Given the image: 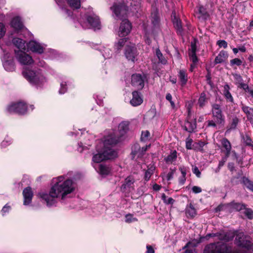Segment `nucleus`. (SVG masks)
Masks as SVG:
<instances>
[{
  "label": "nucleus",
  "instance_id": "24",
  "mask_svg": "<svg viewBox=\"0 0 253 253\" xmlns=\"http://www.w3.org/2000/svg\"><path fill=\"white\" fill-rule=\"evenodd\" d=\"M11 27L17 30L22 29L23 27V23L20 17L17 16L14 17L11 22Z\"/></svg>",
  "mask_w": 253,
  "mask_h": 253
},
{
  "label": "nucleus",
  "instance_id": "42",
  "mask_svg": "<svg viewBox=\"0 0 253 253\" xmlns=\"http://www.w3.org/2000/svg\"><path fill=\"white\" fill-rule=\"evenodd\" d=\"M231 205L232 206V208L237 211H240L242 209H244L246 207L245 204H241L239 203H236L234 202H231Z\"/></svg>",
  "mask_w": 253,
  "mask_h": 253
},
{
  "label": "nucleus",
  "instance_id": "31",
  "mask_svg": "<svg viewBox=\"0 0 253 253\" xmlns=\"http://www.w3.org/2000/svg\"><path fill=\"white\" fill-rule=\"evenodd\" d=\"M127 42V38L120 39L114 45V48L116 51L119 52L124 46H126V44H128Z\"/></svg>",
  "mask_w": 253,
  "mask_h": 253
},
{
  "label": "nucleus",
  "instance_id": "36",
  "mask_svg": "<svg viewBox=\"0 0 253 253\" xmlns=\"http://www.w3.org/2000/svg\"><path fill=\"white\" fill-rule=\"evenodd\" d=\"M67 2L73 9H78L81 7V0H67Z\"/></svg>",
  "mask_w": 253,
  "mask_h": 253
},
{
  "label": "nucleus",
  "instance_id": "16",
  "mask_svg": "<svg viewBox=\"0 0 253 253\" xmlns=\"http://www.w3.org/2000/svg\"><path fill=\"white\" fill-rule=\"evenodd\" d=\"M132 98L130 101V103L133 106L140 105L143 102V99L141 96L140 93L137 91H134L132 93Z\"/></svg>",
  "mask_w": 253,
  "mask_h": 253
},
{
  "label": "nucleus",
  "instance_id": "37",
  "mask_svg": "<svg viewBox=\"0 0 253 253\" xmlns=\"http://www.w3.org/2000/svg\"><path fill=\"white\" fill-rule=\"evenodd\" d=\"M99 171L101 175H108L110 172L109 168L103 164H100L99 167Z\"/></svg>",
  "mask_w": 253,
  "mask_h": 253
},
{
  "label": "nucleus",
  "instance_id": "2",
  "mask_svg": "<svg viewBox=\"0 0 253 253\" xmlns=\"http://www.w3.org/2000/svg\"><path fill=\"white\" fill-rule=\"evenodd\" d=\"M23 75L31 84L37 86H41L45 81L40 69H26L23 71Z\"/></svg>",
  "mask_w": 253,
  "mask_h": 253
},
{
  "label": "nucleus",
  "instance_id": "34",
  "mask_svg": "<svg viewBox=\"0 0 253 253\" xmlns=\"http://www.w3.org/2000/svg\"><path fill=\"white\" fill-rule=\"evenodd\" d=\"M104 160H106V159L102 151L94 155L92 157V161L94 163H99Z\"/></svg>",
  "mask_w": 253,
  "mask_h": 253
},
{
  "label": "nucleus",
  "instance_id": "49",
  "mask_svg": "<svg viewBox=\"0 0 253 253\" xmlns=\"http://www.w3.org/2000/svg\"><path fill=\"white\" fill-rule=\"evenodd\" d=\"M61 87L59 90V93L61 94H64L67 91V84L66 82H62L60 84Z\"/></svg>",
  "mask_w": 253,
  "mask_h": 253
},
{
  "label": "nucleus",
  "instance_id": "9",
  "mask_svg": "<svg viewBox=\"0 0 253 253\" xmlns=\"http://www.w3.org/2000/svg\"><path fill=\"white\" fill-rule=\"evenodd\" d=\"M149 147L150 146L146 145L141 148L139 144H134L131 148V153L130 154L131 159L133 160L135 156H137V158L142 157L147 151L148 147Z\"/></svg>",
  "mask_w": 253,
  "mask_h": 253
},
{
  "label": "nucleus",
  "instance_id": "56",
  "mask_svg": "<svg viewBox=\"0 0 253 253\" xmlns=\"http://www.w3.org/2000/svg\"><path fill=\"white\" fill-rule=\"evenodd\" d=\"M175 172V168L174 169H170V171L168 173L167 179L168 180H170L173 178V175Z\"/></svg>",
  "mask_w": 253,
  "mask_h": 253
},
{
  "label": "nucleus",
  "instance_id": "14",
  "mask_svg": "<svg viewBox=\"0 0 253 253\" xmlns=\"http://www.w3.org/2000/svg\"><path fill=\"white\" fill-rule=\"evenodd\" d=\"M23 195L24 197V205H28L31 203L33 197V193L30 187H27L23 191Z\"/></svg>",
  "mask_w": 253,
  "mask_h": 253
},
{
  "label": "nucleus",
  "instance_id": "44",
  "mask_svg": "<svg viewBox=\"0 0 253 253\" xmlns=\"http://www.w3.org/2000/svg\"><path fill=\"white\" fill-rule=\"evenodd\" d=\"M239 122V119L237 117H235L233 118L230 124V127L227 131L229 130L235 129Z\"/></svg>",
  "mask_w": 253,
  "mask_h": 253
},
{
  "label": "nucleus",
  "instance_id": "47",
  "mask_svg": "<svg viewBox=\"0 0 253 253\" xmlns=\"http://www.w3.org/2000/svg\"><path fill=\"white\" fill-rule=\"evenodd\" d=\"M244 214L250 219L253 218V211L249 208H245Z\"/></svg>",
  "mask_w": 253,
  "mask_h": 253
},
{
  "label": "nucleus",
  "instance_id": "25",
  "mask_svg": "<svg viewBox=\"0 0 253 253\" xmlns=\"http://www.w3.org/2000/svg\"><path fill=\"white\" fill-rule=\"evenodd\" d=\"M134 182V179L131 176H128L125 179L124 183L121 186L122 190L125 191L127 188H131Z\"/></svg>",
  "mask_w": 253,
  "mask_h": 253
},
{
  "label": "nucleus",
  "instance_id": "57",
  "mask_svg": "<svg viewBox=\"0 0 253 253\" xmlns=\"http://www.w3.org/2000/svg\"><path fill=\"white\" fill-rule=\"evenodd\" d=\"M238 87L242 88L246 92H249V90L250 89L249 88V85L247 84L243 83H240V84Z\"/></svg>",
  "mask_w": 253,
  "mask_h": 253
},
{
  "label": "nucleus",
  "instance_id": "55",
  "mask_svg": "<svg viewBox=\"0 0 253 253\" xmlns=\"http://www.w3.org/2000/svg\"><path fill=\"white\" fill-rule=\"evenodd\" d=\"M190 56V60H191L193 62V63L196 64L197 63L198 61V59L197 56H196V53H193V54H189Z\"/></svg>",
  "mask_w": 253,
  "mask_h": 253
},
{
  "label": "nucleus",
  "instance_id": "53",
  "mask_svg": "<svg viewBox=\"0 0 253 253\" xmlns=\"http://www.w3.org/2000/svg\"><path fill=\"white\" fill-rule=\"evenodd\" d=\"M5 32L6 29L4 25L2 23H0V39L4 36Z\"/></svg>",
  "mask_w": 253,
  "mask_h": 253
},
{
  "label": "nucleus",
  "instance_id": "5",
  "mask_svg": "<svg viewBox=\"0 0 253 253\" xmlns=\"http://www.w3.org/2000/svg\"><path fill=\"white\" fill-rule=\"evenodd\" d=\"M6 110L9 113L24 115L27 112V106L24 102H19L12 103L7 107Z\"/></svg>",
  "mask_w": 253,
  "mask_h": 253
},
{
  "label": "nucleus",
  "instance_id": "46",
  "mask_svg": "<svg viewBox=\"0 0 253 253\" xmlns=\"http://www.w3.org/2000/svg\"><path fill=\"white\" fill-rule=\"evenodd\" d=\"M162 199L166 204H172L174 202V200L172 198L170 197L168 198L167 196L164 193L162 195Z\"/></svg>",
  "mask_w": 253,
  "mask_h": 253
},
{
  "label": "nucleus",
  "instance_id": "58",
  "mask_svg": "<svg viewBox=\"0 0 253 253\" xmlns=\"http://www.w3.org/2000/svg\"><path fill=\"white\" fill-rule=\"evenodd\" d=\"M167 100L169 101L171 107L173 108L175 107V104L173 101H172V96L170 93H167L166 96Z\"/></svg>",
  "mask_w": 253,
  "mask_h": 253
},
{
  "label": "nucleus",
  "instance_id": "26",
  "mask_svg": "<svg viewBox=\"0 0 253 253\" xmlns=\"http://www.w3.org/2000/svg\"><path fill=\"white\" fill-rule=\"evenodd\" d=\"M3 66L4 69L7 71L12 72L15 70V65L12 59H7L4 61Z\"/></svg>",
  "mask_w": 253,
  "mask_h": 253
},
{
  "label": "nucleus",
  "instance_id": "38",
  "mask_svg": "<svg viewBox=\"0 0 253 253\" xmlns=\"http://www.w3.org/2000/svg\"><path fill=\"white\" fill-rule=\"evenodd\" d=\"M156 55L158 58L159 59V62L161 63L164 65L166 64L167 63V60L163 56V54L162 53L161 51L159 48L156 49Z\"/></svg>",
  "mask_w": 253,
  "mask_h": 253
},
{
  "label": "nucleus",
  "instance_id": "23",
  "mask_svg": "<svg viewBox=\"0 0 253 253\" xmlns=\"http://www.w3.org/2000/svg\"><path fill=\"white\" fill-rule=\"evenodd\" d=\"M235 236V233L234 232L231 231H228L227 232L222 231V236L221 237H220V240L228 242L232 240Z\"/></svg>",
  "mask_w": 253,
  "mask_h": 253
},
{
  "label": "nucleus",
  "instance_id": "6",
  "mask_svg": "<svg viewBox=\"0 0 253 253\" xmlns=\"http://www.w3.org/2000/svg\"><path fill=\"white\" fill-rule=\"evenodd\" d=\"M111 9L116 16L120 18L125 17L128 10V6L125 2L120 3L118 4L114 5Z\"/></svg>",
  "mask_w": 253,
  "mask_h": 253
},
{
  "label": "nucleus",
  "instance_id": "18",
  "mask_svg": "<svg viewBox=\"0 0 253 253\" xmlns=\"http://www.w3.org/2000/svg\"><path fill=\"white\" fill-rule=\"evenodd\" d=\"M12 42L19 49L17 51H25L26 50L27 46L24 40L18 38H15L12 40Z\"/></svg>",
  "mask_w": 253,
  "mask_h": 253
},
{
  "label": "nucleus",
  "instance_id": "15",
  "mask_svg": "<svg viewBox=\"0 0 253 253\" xmlns=\"http://www.w3.org/2000/svg\"><path fill=\"white\" fill-rule=\"evenodd\" d=\"M86 19L92 28L100 29V21L98 16L94 14H90L87 15Z\"/></svg>",
  "mask_w": 253,
  "mask_h": 253
},
{
  "label": "nucleus",
  "instance_id": "54",
  "mask_svg": "<svg viewBox=\"0 0 253 253\" xmlns=\"http://www.w3.org/2000/svg\"><path fill=\"white\" fill-rule=\"evenodd\" d=\"M149 135L150 132L148 130L142 131L141 133V139L143 141H146L148 139Z\"/></svg>",
  "mask_w": 253,
  "mask_h": 253
},
{
  "label": "nucleus",
  "instance_id": "48",
  "mask_svg": "<svg viewBox=\"0 0 253 253\" xmlns=\"http://www.w3.org/2000/svg\"><path fill=\"white\" fill-rule=\"evenodd\" d=\"M221 236L222 231L215 233H209L206 235V238L207 239H209L210 237H217L219 240H220V237H221Z\"/></svg>",
  "mask_w": 253,
  "mask_h": 253
},
{
  "label": "nucleus",
  "instance_id": "51",
  "mask_svg": "<svg viewBox=\"0 0 253 253\" xmlns=\"http://www.w3.org/2000/svg\"><path fill=\"white\" fill-rule=\"evenodd\" d=\"M153 174V170L148 169L145 171V175H144V179L145 181H147L150 179L152 174Z\"/></svg>",
  "mask_w": 253,
  "mask_h": 253
},
{
  "label": "nucleus",
  "instance_id": "52",
  "mask_svg": "<svg viewBox=\"0 0 253 253\" xmlns=\"http://www.w3.org/2000/svg\"><path fill=\"white\" fill-rule=\"evenodd\" d=\"M223 94L225 97V98L228 100L229 101L232 102V103H233L234 102V99H233V98L231 95V94L230 93V91H228V92H223Z\"/></svg>",
  "mask_w": 253,
  "mask_h": 253
},
{
  "label": "nucleus",
  "instance_id": "45",
  "mask_svg": "<svg viewBox=\"0 0 253 253\" xmlns=\"http://www.w3.org/2000/svg\"><path fill=\"white\" fill-rule=\"evenodd\" d=\"M223 147L226 150H231V146L230 141L227 138H223L221 142Z\"/></svg>",
  "mask_w": 253,
  "mask_h": 253
},
{
  "label": "nucleus",
  "instance_id": "50",
  "mask_svg": "<svg viewBox=\"0 0 253 253\" xmlns=\"http://www.w3.org/2000/svg\"><path fill=\"white\" fill-rule=\"evenodd\" d=\"M217 45L221 48H226L227 47V42L225 40H218L216 42Z\"/></svg>",
  "mask_w": 253,
  "mask_h": 253
},
{
  "label": "nucleus",
  "instance_id": "17",
  "mask_svg": "<svg viewBox=\"0 0 253 253\" xmlns=\"http://www.w3.org/2000/svg\"><path fill=\"white\" fill-rule=\"evenodd\" d=\"M112 147H105L102 151L106 160L111 159L117 157V153L116 151L111 148Z\"/></svg>",
  "mask_w": 253,
  "mask_h": 253
},
{
  "label": "nucleus",
  "instance_id": "64",
  "mask_svg": "<svg viewBox=\"0 0 253 253\" xmlns=\"http://www.w3.org/2000/svg\"><path fill=\"white\" fill-rule=\"evenodd\" d=\"M192 190L193 192L195 194H198L202 192L201 188L197 186H194L192 187Z\"/></svg>",
  "mask_w": 253,
  "mask_h": 253
},
{
  "label": "nucleus",
  "instance_id": "60",
  "mask_svg": "<svg viewBox=\"0 0 253 253\" xmlns=\"http://www.w3.org/2000/svg\"><path fill=\"white\" fill-rule=\"evenodd\" d=\"M61 10L63 13L67 14L68 16H71L72 15V11L67 9L66 7H62Z\"/></svg>",
  "mask_w": 253,
  "mask_h": 253
},
{
  "label": "nucleus",
  "instance_id": "35",
  "mask_svg": "<svg viewBox=\"0 0 253 253\" xmlns=\"http://www.w3.org/2000/svg\"><path fill=\"white\" fill-rule=\"evenodd\" d=\"M242 183L245 185L248 189L253 192V181L250 180L248 178L244 176L242 178Z\"/></svg>",
  "mask_w": 253,
  "mask_h": 253
},
{
  "label": "nucleus",
  "instance_id": "1",
  "mask_svg": "<svg viewBox=\"0 0 253 253\" xmlns=\"http://www.w3.org/2000/svg\"><path fill=\"white\" fill-rule=\"evenodd\" d=\"M64 178L63 176L57 178L58 181L52 186L49 193H39L40 197L46 202L47 206L54 205L57 198L61 197V200H64L67 194L74 190L73 181L68 179L62 182Z\"/></svg>",
  "mask_w": 253,
  "mask_h": 253
},
{
  "label": "nucleus",
  "instance_id": "10",
  "mask_svg": "<svg viewBox=\"0 0 253 253\" xmlns=\"http://www.w3.org/2000/svg\"><path fill=\"white\" fill-rule=\"evenodd\" d=\"M15 53L18 61L22 64H31L34 61L31 56L26 54L25 51L15 50Z\"/></svg>",
  "mask_w": 253,
  "mask_h": 253
},
{
  "label": "nucleus",
  "instance_id": "8",
  "mask_svg": "<svg viewBox=\"0 0 253 253\" xmlns=\"http://www.w3.org/2000/svg\"><path fill=\"white\" fill-rule=\"evenodd\" d=\"M145 76L140 74H134L131 76V84L138 89H142L144 86Z\"/></svg>",
  "mask_w": 253,
  "mask_h": 253
},
{
  "label": "nucleus",
  "instance_id": "19",
  "mask_svg": "<svg viewBox=\"0 0 253 253\" xmlns=\"http://www.w3.org/2000/svg\"><path fill=\"white\" fill-rule=\"evenodd\" d=\"M241 108L243 112L246 115L247 119L251 123H253V108L246 106L241 103Z\"/></svg>",
  "mask_w": 253,
  "mask_h": 253
},
{
  "label": "nucleus",
  "instance_id": "21",
  "mask_svg": "<svg viewBox=\"0 0 253 253\" xmlns=\"http://www.w3.org/2000/svg\"><path fill=\"white\" fill-rule=\"evenodd\" d=\"M185 214L187 217L190 218H193L197 214L196 210L191 203L186 206Z\"/></svg>",
  "mask_w": 253,
  "mask_h": 253
},
{
  "label": "nucleus",
  "instance_id": "12",
  "mask_svg": "<svg viewBox=\"0 0 253 253\" xmlns=\"http://www.w3.org/2000/svg\"><path fill=\"white\" fill-rule=\"evenodd\" d=\"M196 127L197 125L196 119H194L193 122L190 121V110L189 109L188 111V116L187 117V121L185 123L184 129L190 133H192L196 128Z\"/></svg>",
  "mask_w": 253,
  "mask_h": 253
},
{
  "label": "nucleus",
  "instance_id": "63",
  "mask_svg": "<svg viewBox=\"0 0 253 253\" xmlns=\"http://www.w3.org/2000/svg\"><path fill=\"white\" fill-rule=\"evenodd\" d=\"M192 142H193V140L192 139L187 138V140L186 142V148L187 149H193V147H192Z\"/></svg>",
  "mask_w": 253,
  "mask_h": 253
},
{
  "label": "nucleus",
  "instance_id": "28",
  "mask_svg": "<svg viewBox=\"0 0 253 253\" xmlns=\"http://www.w3.org/2000/svg\"><path fill=\"white\" fill-rule=\"evenodd\" d=\"M173 23L174 27L176 29L177 34L182 35L183 34V30L182 27L181 21L174 16Z\"/></svg>",
  "mask_w": 253,
  "mask_h": 253
},
{
  "label": "nucleus",
  "instance_id": "4",
  "mask_svg": "<svg viewBox=\"0 0 253 253\" xmlns=\"http://www.w3.org/2000/svg\"><path fill=\"white\" fill-rule=\"evenodd\" d=\"M212 117L214 118L217 125L223 126L225 124V118L221 109V106L218 104H213L211 105Z\"/></svg>",
  "mask_w": 253,
  "mask_h": 253
},
{
  "label": "nucleus",
  "instance_id": "3",
  "mask_svg": "<svg viewBox=\"0 0 253 253\" xmlns=\"http://www.w3.org/2000/svg\"><path fill=\"white\" fill-rule=\"evenodd\" d=\"M124 54L128 61L134 63L137 60L139 53L135 44L130 42L126 44L124 49Z\"/></svg>",
  "mask_w": 253,
  "mask_h": 253
},
{
  "label": "nucleus",
  "instance_id": "61",
  "mask_svg": "<svg viewBox=\"0 0 253 253\" xmlns=\"http://www.w3.org/2000/svg\"><path fill=\"white\" fill-rule=\"evenodd\" d=\"M192 171L198 177H200L201 173L197 167L195 166L193 168Z\"/></svg>",
  "mask_w": 253,
  "mask_h": 253
},
{
  "label": "nucleus",
  "instance_id": "39",
  "mask_svg": "<svg viewBox=\"0 0 253 253\" xmlns=\"http://www.w3.org/2000/svg\"><path fill=\"white\" fill-rule=\"evenodd\" d=\"M205 144V142L202 141H199L198 142H195L193 144V149L196 150L202 151L203 150V148Z\"/></svg>",
  "mask_w": 253,
  "mask_h": 253
},
{
  "label": "nucleus",
  "instance_id": "11",
  "mask_svg": "<svg viewBox=\"0 0 253 253\" xmlns=\"http://www.w3.org/2000/svg\"><path fill=\"white\" fill-rule=\"evenodd\" d=\"M132 28L131 23L127 19L122 20L120 26L119 36L125 37L127 36Z\"/></svg>",
  "mask_w": 253,
  "mask_h": 253
},
{
  "label": "nucleus",
  "instance_id": "59",
  "mask_svg": "<svg viewBox=\"0 0 253 253\" xmlns=\"http://www.w3.org/2000/svg\"><path fill=\"white\" fill-rule=\"evenodd\" d=\"M197 50L196 44L194 42H191V49L189 54L196 53Z\"/></svg>",
  "mask_w": 253,
  "mask_h": 253
},
{
  "label": "nucleus",
  "instance_id": "29",
  "mask_svg": "<svg viewBox=\"0 0 253 253\" xmlns=\"http://www.w3.org/2000/svg\"><path fill=\"white\" fill-rule=\"evenodd\" d=\"M178 77L182 86L185 85L188 81L187 74L184 70H180L178 72Z\"/></svg>",
  "mask_w": 253,
  "mask_h": 253
},
{
  "label": "nucleus",
  "instance_id": "30",
  "mask_svg": "<svg viewBox=\"0 0 253 253\" xmlns=\"http://www.w3.org/2000/svg\"><path fill=\"white\" fill-rule=\"evenodd\" d=\"M177 158V152L175 150L171 151L170 153L164 158V160L167 164H172L175 161Z\"/></svg>",
  "mask_w": 253,
  "mask_h": 253
},
{
  "label": "nucleus",
  "instance_id": "13",
  "mask_svg": "<svg viewBox=\"0 0 253 253\" xmlns=\"http://www.w3.org/2000/svg\"><path fill=\"white\" fill-rule=\"evenodd\" d=\"M28 48L34 52H37L41 54L43 52V48L41 45L35 41H31L28 43H27Z\"/></svg>",
  "mask_w": 253,
  "mask_h": 253
},
{
  "label": "nucleus",
  "instance_id": "33",
  "mask_svg": "<svg viewBox=\"0 0 253 253\" xmlns=\"http://www.w3.org/2000/svg\"><path fill=\"white\" fill-rule=\"evenodd\" d=\"M243 235L241 234H238L235 238V243L237 246L242 247H246V244L245 241L243 238Z\"/></svg>",
  "mask_w": 253,
  "mask_h": 253
},
{
  "label": "nucleus",
  "instance_id": "43",
  "mask_svg": "<svg viewBox=\"0 0 253 253\" xmlns=\"http://www.w3.org/2000/svg\"><path fill=\"white\" fill-rule=\"evenodd\" d=\"M242 61L238 58H235L233 59H232L230 61V64L231 66L233 67L234 69H236V68L234 67L235 65L240 66L242 65Z\"/></svg>",
  "mask_w": 253,
  "mask_h": 253
},
{
  "label": "nucleus",
  "instance_id": "41",
  "mask_svg": "<svg viewBox=\"0 0 253 253\" xmlns=\"http://www.w3.org/2000/svg\"><path fill=\"white\" fill-rule=\"evenodd\" d=\"M242 139L246 145L253 147V142L249 135H242Z\"/></svg>",
  "mask_w": 253,
  "mask_h": 253
},
{
  "label": "nucleus",
  "instance_id": "40",
  "mask_svg": "<svg viewBox=\"0 0 253 253\" xmlns=\"http://www.w3.org/2000/svg\"><path fill=\"white\" fill-rule=\"evenodd\" d=\"M199 13L204 20H206L209 15L207 12L206 9L203 6H200L199 8Z\"/></svg>",
  "mask_w": 253,
  "mask_h": 253
},
{
  "label": "nucleus",
  "instance_id": "20",
  "mask_svg": "<svg viewBox=\"0 0 253 253\" xmlns=\"http://www.w3.org/2000/svg\"><path fill=\"white\" fill-rule=\"evenodd\" d=\"M128 122L124 121L121 123L119 125L118 131H116V132H118L119 136L121 137L122 139L128 130Z\"/></svg>",
  "mask_w": 253,
  "mask_h": 253
},
{
  "label": "nucleus",
  "instance_id": "7",
  "mask_svg": "<svg viewBox=\"0 0 253 253\" xmlns=\"http://www.w3.org/2000/svg\"><path fill=\"white\" fill-rule=\"evenodd\" d=\"M122 139L119 136L118 132L110 133L106 136L104 141V146L113 147L121 141Z\"/></svg>",
  "mask_w": 253,
  "mask_h": 253
},
{
  "label": "nucleus",
  "instance_id": "32",
  "mask_svg": "<svg viewBox=\"0 0 253 253\" xmlns=\"http://www.w3.org/2000/svg\"><path fill=\"white\" fill-rule=\"evenodd\" d=\"M208 98L206 97L205 92H203L201 93L198 99V104L200 107H204L208 103Z\"/></svg>",
  "mask_w": 253,
  "mask_h": 253
},
{
  "label": "nucleus",
  "instance_id": "27",
  "mask_svg": "<svg viewBox=\"0 0 253 253\" xmlns=\"http://www.w3.org/2000/svg\"><path fill=\"white\" fill-rule=\"evenodd\" d=\"M151 21L154 27L158 28L160 24V17L157 10H155L151 13Z\"/></svg>",
  "mask_w": 253,
  "mask_h": 253
},
{
  "label": "nucleus",
  "instance_id": "62",
  "mask_svg": "<svg viewBox=\"0 0 253 253\" xmlns=\"http://www.w3.org/2000/svg\"><path fill=\"white\" fill-rule=\"evenodd\" d=\"M233 76L235 80L236 81H237L239 83V84H240V83H242L243 79H242V76L238 74H233Z\"/></svg>",
  "mask_w": 253,
  "mask_h": 253
},
{
  "label": "nucleus",
  "instance_id": "22",
  "mask_svg": "<svg viewBox=\"0 0 253 253\" xmlns=\"http://www.w3.org/2000/svg\"><path fill=\"white\" fill-rule=\"evenodd\" d=\"M228 57V54L227 52L224 50H221L215 57L214 64H217L224 62L225 60L227 59Z\"/></svg>",
  "mask_w": 253,
  "mask_h": 253
}]
</instances>
